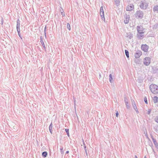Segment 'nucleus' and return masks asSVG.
I'll use <instances>...</instances> for the list:
<instances>
[{"mask_svg":"<svg viewBox=\"0 0 158 158\" xmlns=\"http://www.w3.org/2000/svg\"><path fill=\"white\" fill-rule=\"evenodd\" d=\"M149 88L152 93L155 94L158 93V86L156 85L152 84L150 85Z\"/></svg>","mask_w":158,"mask_h":158,"instance_id":"nucleus-1","label":"nucleus"},{"mask_svg":"<svg viewBox=\"0 0 158 158\" xmlns=\"http://www.w3.org/2000/svg\"><path fill=\"white\" fill-rule=\"evenodd\" d=\"M148 4L147 2L145 1H141L139 5L140 7L143 10H145L148 6Z\"/></svg>","mask_w":158,"mask_h":158,"instance_id":"nucleus-2","label":"nucleus"},{"mask_svg":"<svg viewBox=\"0 0 158 158\" xmlns=\"http://www.w3.org/2000/svg\"><path fill=\"white\" fill-rule=\"evenodd\" d=\"M135 15L136 18L142 19L143 17V13L142 11L139 10L136 11Z\"/></svg>","mask_w":158,"mask_h":158,"instance_id":"nucleus-3","label":"nucleus"},{"mask_svg":"<svg viewBox=\"0 0 158 158\" xmlns=\"http://www.w3.org/2000/svg\"><path fill=\"white\" fill-rule=\"evenodd\" d=\"M151 58L149 57L145 58L143 60V63L146 66H148L151 63Z\"/></svg>","mask_w":158,"mask_h":158,"instance_id":"nucleus-4","label":"nucleus"},{"mask_svg":"<svg viewBox=\"0 0 158 158\" xmlns=\"http://www.w3.org/2000/svg\"><path fill=\"white\" fill-rule=\"evenodd\" d=\"M100 15L102 20L105 21V19L104 17V11L102 6L100 8Z\"/></svg>","mask_w":158,"mask_h":158,"instance_id":"nucleus-5","label":"nucleus"},{"mask_svg":"<svg viewBox=\"0 0 158 158\" xmlns=\"http://www.w3.org/2000/svg\"><path fill=\"white\" fill-rule=\"evenodd\" d=\"M142 50L145 52L148 51L149 46L147 44H142L141 46Z\"/></svg>","mask_w":158,"mask_h":158,"instance_id":"nucleus-6","label":"nucleus"},{"mask_svg":"<svg viewBox=\"0 0 158 158\" xmlns=\"http://www.w3.org/2000/svg\"><path fill=\"white\" fill-rule=\"evenodd\" d=\"M142 54V52L141 51L137 50L135 54V57L136 58H138L140 57Z\"/></svg>","mask_w":158,"mask_h":158,"instance_id":"nucleus-7","label":"nucleus"},{"mask_svg":"<svg viewBox=\"0 0 158 158\" xmlns=\"http://www.w3.org/2000/svg\"><path fill=\"white\" fill-rule=\"evenodd\" d=\"M134 9V6L133 4H130L128 5L126 8V10L127 11H131Z\"/></svg>","mask_w":158,"mask_h":158,"instance_id":"nucleus-8","label":"nucleus"},{"mask_svg":"<svg viewBox=\"0 0 158 158\" xmlns=\"http://www.w3.org/2000/svg\"><path fill=\"white\" fill-rule=\"evenodd\" d=\"M136 29L138 33L144 32V31H143L144 28L142 26H137L136 27Z\"/></svg>","mask_w":158,"mask_h":158,"instance_id":"nucleus-9","label":"nucleus"},{"mask_svg":"<svg viewBox=\"0 0 158 158\" xmlns=\"http://www.w3.org/2000/svg\"><path fill=\"white\" fill-rule=\"evenodd\" d=\"M131 101L132 102V105L133 108L136 111V113H139V112L138 110V109L137 108V106H136L135 103L134 101V100L131 99Z\"/></svg>","mask_w":158,"mask_h":158,"instance_id":"nucleus-10","label":"nucleus"},{"mask_svg":"<svg viewBox=\"0 0 158 158\" xmlns=\"http://www.w3.org/2000/svg\"><path fill=\"white\" fill-rule=\"evenodd\" d=\"M144 32L138 33L137 37L138 39L140 40L142 39L144 37Z\"/></svg>","mask_w":158,"mask_h":158,"instance_id":"nucleus-11","label":"nucleus"},{"mask_svg":"<svg viewBox=\"0 0 158 158\" xmlns=\"http://www.w3.org/2000/svg\"><path fill=\"white\" fill-rule=\"evenodd\" d=\"M40 42L41 43L42 45L43 46V47L44 49V50L46 51V48L45 46V45L44 42L43 40V38L42 36H41L40 37Z\"/></svg>","mask_w":158,"mask_h":158,"instance_id":"nucleus-12","label":"nucleus"},{"mask_svg":"<svg viewBox=\"0 0 158 158\" xmlns=\"http://www.w3.org/2000/svg\"><path fill=\"white\" fill-rule=\"evenodd\" d=\"M129 15H126L125 18V20H124V23L125 24H127L129 23Z\"/></svg>","mask_w":158,"mask_h":158,"instance_id":"nucleus-13","label":"nucleus"},{"mask_svg":"<svg viewBox=\"0 0 158 158\" xmlns=\"http://www.w3.org/2000/svg\"><path fill=\"white\" fill-rule=\"evenodd\" d=\"M153 10L154 12L158 11V5H156L154 6Z\"/></svg>","mask_w":158,"mask_h":158,"instance_id":"nucleus-14","label":"nucleus"},{"mask_svg":"<svg viewBox=\"0 0 158 158\" xmlns=\"http://www.w3.org/2000/svg\"><path fill=\"white\" fill-rule=\"evenodd\" d=\"M153 101L154 103H156L158 102V98L157 96H155L153 98Z\"/></svg>","mask_w":158,"mask_h":158,"instance_id":"nucleus-15","label":"nucleus"},{"mask_svg":"<svg viewBox=\"0 0 158 158\" xmlns=\"http://www.w3.org/2000/svg\"><path fill=\"white\" fill-rule=\"evenodd\" d=\"M109 81L111 83H113V82L112 76L111 74H110L109 75Z\"/></svg>","mask_w":158,"mask_h":158,"instance_id":"nucleus-16","label":"nucleus"},{"mask_svg":"<svg viewBox=\"0 0 158 158\" xmlns=\"http://www.w3.org/2000/svg\"><path fill=\"white\" fill-rule=\"evenodd\" d=\"M127 37H128L129 39H131L133 37V35L130 33H127Z\"/></svg>","mask_w":158,"mask_h":158,"instance_id":"nucleus-17","label":"nucleus"},{"mask_svg":"<svg viewBox=\"0 0 158 158\" xmlns=\"http://www.w3.org/2000/svg\"><path fill=\"white\" fill-rule=\"evenodd\" d=\"M48 153L47 152H44L42 153V156L44 157H46Z\"/></svg>","mask_w":158,"mask_h":158,"instance_id":"nucleus-18","label":"nucleus"},{"mask_svg":"<svg viewBox=\"0 0 158 158\" xmlns=\"http://www.w3.org/2000/svg\"><path fill=\"white\" fill-rule=\"evenodd\" d=\"M125 55H126L127 57V58H129V56L128 51V50H125Z\"/></svg>","mask_w":158,"mask_h":158,"instance_id":"nucleus-19","label":"nucleus"},{"mask_svg":"<svg viewBox=\"0 0 158 158\" xmlns=\"http://www.w3.org/2000/svg\"><path fill=\"white\" fill-rule=\"evenodd\" d=\"M20 30H17V32L18 33V35L19 36V37H20V38L21 39H22V38L21 36V34L20 33Z\"/></svg>","mask_w":158,"mask_h":158,"instance_id":"nucleus-20","label":"nucleus"},{"mask_svg":"<svg viewBox=\"0 0 158 158\" xmlns=\"http://www.w3.org/2000/svg\"><path fill=\"white\" fill-rule=\"evenodd\" d=\"M65 132H66L67 135L68 137L69 136V130L68 129H65Z\"/></svg>","mask_w":158,"mask_h":158,"instance_id":"nucleus-21","label":"nucleus"},{"mask_svg":"<svg viewBox=\"0 0 158 158\" xmlns=\"http://www.w3.org/2000/svg\"><path fill=\"white\" fill-rule=\"evenodd\" d=\"M60 152L61 154H63L64 153V151L63 149V147H61L60 148Z\"/></svg>","mask_w":158,"mask_h":158,"instance_id":"nucleus-22","label":"nucleus"},{"mask_svg":"<svg viewBox=\"0 0 158 158\" xmlns=\"http://www.w3.org/2000/svg\"><path fill=\"white\" fill-rule=\"evenodd\" d=\"M20 23H17V26H16V28H17V30H20Z\"/></svg>","mask_w":158,"mask_h":158,"instance_id":"nucleus-23","label":"nucleus"},{"mask_svg":"<svg viewBox=\"0 0 158 158\" xmlns=\"http://www.w3.org/2000/svg\"><path fill=\"white\" fill-rule=\"evenodd\" d=\"M154 145H155L156 148H158V143L156 141L153 142Z\"/></svg>","mask_w":158,"mask_h":158,"instance_id":"nucleus-24","label":"nucleus"},{"mask_svg":"<svg viewBox=\"0 0 158 158\" xmlns=\"http://www.w3.org/2000/svg\"><path fill=\"white\" fill-rule=\"evenodd\" d=\"M67 27L68 29L69 30H71V27L70 24L68 23H67Z\"/></svg>","mask_w":158,"mask_h":158,"instance_id":"nucleus-25","label":"nucleus"},{"mask_svg":"<svg viewBox=\"0 0 158 158\" xmlns=\"http://www.w3.org/2000/svg\"><path fill=\"white\" fill-rule=\"evenodd\" d=\"M115 4L117 5V6H118L119 5V0H116L115 1Z\"/></svg>","mask_w":158,"mask_h":158,"instance_id":"nucleus-26","label":"nucleus"},{"mask_svg":"<svg viewBox=\"0 0 158 158\" xmlns=\"http://www.w3.org/2000/svg\"><path fill=\"white\" fill-rule=\"evenodd\" d=\"M154 120L155 122L158 123V116L155 117L154 118Z\"/></svg>","mask_w":158,"mask_h":158,"instance_id":"nucleus-27","label":"nucleus"},{"mask_svg":"<svg viewBox=\"0 0 158 158\" xmlns=\"http://www.w3.org/2000/svg\"><path fill=\"white\" fill-rule=\"evenodd\" d=\"M125 104H126V106L127 108L128 109H129L130 108V106L128 104V102H126V103Z\"/></svg>","mask_w":158,"mask_h":158,"instance_id":"nucleus-28","label":"nucleus"},{"mask_svg":"<svg viewBox=\"0 0 158 158\" xmlns=\"http://www.w3.org/2000/svg\"><path fill=\"white\" fill-rule=\"evenodd\" d=\"M84 150L85 151V153L86 154V155L87 156H88V154L87 152V150H86V146H84Z\"/></svg>","mask_w":158,"mask_h":158,"instance_id":"nucleus-29","label":"nucleus"},{"mask_svg":"<svg viewBox=\"0 0 158 158\" xmlns=\"http://www.w3.org/2000/svg\"><path fill=\"white\" fill-rule=\"evenodd\" d=\"M144 101L146 104H148V103L147 100V98L146 97H145L144 98Z\"/></svg>","mask_w":158,"mask_h":158,"instance_id":"nucleus-30","label":"nucleus"},{"mask_svg":"<svg viewBox=\"0 0 158 158\" xmlns=\"http://www.w3.org/2000/svg\"><path fill=\"white\" fill-rule=\"evenodd\" d=\"M144 134H145V136L147 138H149L148 137V135L147 134V131L144 132Z\"/></svg>","mask_w":158,"mask_h":158,"instance_id":"nucleus-31","label":"nucleus"},{"mask_svg":"<svg viewBox=\"0 0 158 158\" xmlns=\"http://www.w3.org/2000/svg\"><path fill=\"white\" fill-rule=\"evenodd\" d=\"M52 123L51 122V124H50L49 126V129H52Z\"/></svg>","mask_w":158,"mask_h":158,"instance_id":"nucleus-32","label":"nucleus"},{"mask_svg":"<svg viewBox=\"0 0 158 158\" xmlns=\"http://www.w3.org/2000/svg\"><path fill=\"white\" fill-rule=\"evenodd\" d=\"M152 141L153 142L156 141V140L155 139H154V137H153V136H152Z\"/></svg>","mask_w":158,"mask_h":158,"instance_id":"nucleus-33","label":"nucleus"},{"mask_svg":"<svg viewBox=\"0 0 158 158\" xmlns=\"http://www.w3.org/2000/svg\"><path fill=\"white\" fill-rule=\"evenodd\" d=\"M151 112V110L150 109H149L148 111L147 112V114H149Z\"/></svg>","mask_w":158,"mask_h":158,"instance_id":"nucleus-34","label":"nucleus"},{"mask_svg":"<svg viewBox=\"0 0 158 158\" xmlns=\"http://www.w3.org/2000/svg\"><path fill=\"white\" fill-rule=\"evenodd\" d=\"M1 24H3V19L2 18H2H1Z\"/></svg>","mask_w":158,"mask_h":158,"instance_id":"nucleus-35","label":"nucleus"},{"mask_svg":"<svg viewBox=\"0 0 158 158\" xmlns=\"http://www.w3.org/2000/svg\"><path fill=\"white\" fill-rule=\"evenodd\" d=\"M46 26L44 28V33H46Z\"/></svg>","mask_w":158,"mask_h":158,"instance_id":"nucleus-36","label":"nucleus"},{"mask_svg":"<svg viewBox=\"0 0 158 158\" xmlns=\"http://www.w3.org/2000/svg\"><path fill=\"white\" fill-rule=\"evenodd\" d=\"M49 130L50 132L51 133V134H52V129H49Z\"/></svg>","mask_w":158,"mask_h":158,"instance_id":"nucleus-37","label":"nucleus"},{"mask_svg":"<svg viewBox=\"0 0 158 158\" xmlns=\"http://www.w3.org/2000/svg\"><path fill=\"white\" fill-rule=\"evenodd\" d=\"M118 112L117 111V112L116 113V117H118Z\"/></svg>","mask_w":158,"mask_h":158,"instance_id":"nucleus-38","label":"nucleus"},{"mask_svg":"<svg viewBox=\"0 0 158 158\" xmlns=\"http://www.w3.org/2000/svg\"><path fill=\"white\" fill-rule=\"evenodd\" d=\"M17 23H20V21L19 19H18L17 20Z\"/></svg>","mask_w":158,"mask_h":158,"instance_id":"nucleus-39","label":"nucleus"},{"mask_svg":"<svg viewBox=\"0 0 158 158\" xmlns=\"http://www.w3.org/2000/svg\"><path fill=\"white\" fill-rule=\"evenodd\" d=\"M61 15H62L63 16H65V15L64 12H61Z\"/></svg>","mask_w":158,"mask_h":158,"instance_id":"nucleus-40","label":"nucleus"},{"mask_svg":"<svg viewBox=\"0 0 158 158\" xmlns=\"http://www.w3.org/2000/svg\"><path fill=\"white\" fill-rule=\"evenodd\" d=\"M154 128L155 129V130L156 132H157L158 131V130L157 128H155V127H154Z\"/></svg>","mask_w":158,"mask_h":158,"instance_id":"nucleus-41","label":"nucleus"},{"mask_svg":"<svg viewBox=\"0 0 158 158\" xmlns=\"http://www.w3.org/2000/svg\"><path fill=\"white\" fill-rule=\"evenodd\" d=\"M124 101L125 103H126V102H127V99L126 98H125Z\"/></svg>","mask_w":158,"mask_h":158,"instance_id":"nucleus-42","label":"nucleus"},{"mask_svg":"<svg viewBox=\"0 0 158 158\" xmlns=\"http://www.w3.org/2000/svg\"><path fill=\"white\" fill-rule=\"evenodd\" d=\"M82 140H83V144L84 145V146H86L85 145V143H84V140L83 139H82Z\"/></svg>","mask_w":158,"mask_h":158,"instance_id":"nucleus-43","label":"nucleus"},{"mask_svg":"<svg viewBox=\"0 0 158 158\" xmlns=\"http://www.w3.org/2000/svg\"><path fill=\"white\" fill-rule=\"evenodd\" d=\"M69 151H67L66 152V154H68V153H69Z\"/></svg>","mask_w":158,"mask_h":158,"instance_id":"nucleus-44","label":"nucleus"},{"mask_svg":"<svg viewBox=\"0 0 158 158\" xmlns=\"http://www.w3.org/2000/svg\"><path fill=\"white\" fill-rule=\"evenodd\" d=\"M74 109H75V111L76 112V107L75 106H74Z\"/></svg>","mask_w":158,"mask_h":158,"instance_id":"nucleus-45","label":"nucleus"},{"mask_svg":"<svg viewBox=\"0 0 158 158\" xmlns=\"http://www.w3.org/2000/svg\"><path fill=\"white\" fill-rule=\"evenodd\" d=\"M44 35H45V38H46V33H44Z\"/></svg>","mask_w":158,"mask_h":158,"instance_id":"nucleus-46","label":"nucleus"},{"mask_svg":"<svg viewBox=\"0 0 158 158\" xmlns=\"http://www.w3.org/2000/svg\"><path fill=\"white\" fill-rule=\"evenodd\" d=\"M135 158H138L136 155L135 156Z\"/></svg>","mask_w":158,"mask_h":158,"instance_id":"nucleus-47","label":"nucleus"},{"mask_svg":"<svg viewBox=\"0 0 158 158\" xmlns=\"http://www.w3.org/2000/svg\"><path fill=\"white\" fill-rule=\"evenodd\" d=\"M99 77H101V74H99Z\"/></svg>","mask_w":158,"mask_h":158,"instance_id":"nucleus-48","label":"nucleus"},{"mask_svg":"<svg viewBox=\"0 0 158 158\" xmlns=\"http://www.w3.org/2000/svg\"><path fill=\"white\" fill-rule=\"evenodd\" d=\"M146 158V156H144V158Z\"/></svg>","mask_w":158,"mask_h":158,"instance_id":"nucleus-49","label":"nucleus"}]
</instances>
